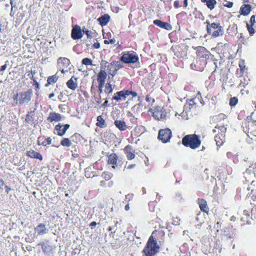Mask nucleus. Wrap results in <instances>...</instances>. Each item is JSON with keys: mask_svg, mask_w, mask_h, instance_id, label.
Instances as JSON below:
<instances>
[{"mask_svg": "<svg viewBox=\"0 0 256 256\" xmlns=\"http://www.w3.org/2000/svg\"><path fill=\"white\" fill-rule=\"evenodd\" d=\"M247 189L248 190H250L251 192L248 194L246 200L252 206L254 204L251 202V200L254 202H256V189L252 188L250 186H248Z\"/></svg>", "mask_w": 256, "mask_h": 256, "instance_id": "obj_23", "label": "nucleus"}, {"mask_svg": "<svg viewBox=\"0 0 256 256\" xmlns=\"http://www.w3.org/2000/svg\"><path fill=\"white\" fill-rule=\"evenodd\" d=\"M218 61V60H216L214 62V64L215 65V69H214V72H216V70L218 69V66L217 65Z\"/></svg>", "mask_w": 256, "mask_h": 256, "instance_id": "obj_61", "label": "nucleus"}, {"mask_svg": "<svg viewBox=\"0 0 256 256\" xmlns=\"http://www.w3.org/2000/svg\"><path fill=\"white\" fill-rule=\"evenodd\" d=\"M225 3H223V6L228 8H231L233 6L234 3L232 2H228L226 0H224Z\"/></svg>", "mask_w": 256, "mask_h": 256, "instance_id": "obj_48", "label": "nucleus"}, {"mask_svg": "<svg viewBox=\"0 0 256 256\" xmlns=\"http://www.w3.org/2000/svg\"><path fill=\"white\" fill-rule=\"evenodd\" d=\"M216 4H217V2H216V0H208L206 4V6L210 10H212L214 8Z\"/></svg>", "mask_w": 256, "mask_h": 256, "instance_id": "obj_38", "label": "nucleus"}, {"mask_svg": "<svg viewBox=\"0 0 256 256\" xmlns=\"http://www.w3.org/2000/svg\"><path fill=\"white\" fill-rule=\"evenodd\" d=\"M144 127L142 126H136L133 130L131 132L132 136L138 137L144 133Z\"/></svg>", "mask_w": 256, "mask_h": 256, "instance_id": "obj_26", "label": "nucleus"}, {"mask_svg": "<svg viewBox=\"0 0 256 256\" xmlns=\"http://www.w3.org/2000/svg\"><path fill=\"white\" fill-rule=\"evenodd\" d=\"M116 126L120 131H124L128 128L126 122L122 120H116L114 122Z\"/></svg>", "mask_w": 256, "mask_h": 256, "instance_id": "obj_29", "label": "nucleus"}, {"mask_svg": "<svg viewBox=\"0 0 256 256\" xmlns=\"http://www.w3.org/2000/svg\"><path fill=\"white\" fill-rule=\"evenodd\" d=\"M62 126H64V129L66 130V132L69 128L70 126L69 124H66Z\"/></svg>", "mask_w": 256, "mask_h": 256, "instance_id": "obj_59", "label": "nucleus"}, {"mask_svg": "<svg viewBox=\"0 0 256 256\" xmlns=\"http://www.w3.org/2000/svg\"><path fill=\"white\" fill-rule=\"evenodd\" d=\"M108 160L107 164L112 166L113 168H115L118 166V157L116 153H112L108 156Z\"/></svg>", "mask_w": 256, "mask_h": 256, "instance_id": "obj_16", "label": "nucleus"}, {"mask_svg": "<svg viewBox=\"0 0 256 256\" xmlns=\"http://www.w3.org/2000/svg\"><path fill=\"white\" fill-rule=\"evenodd\" d=\"M102 106L104 108L108 106V100H106V101L102 104Z\"/></svg>", "mask_w": 256, "mask_h": 256, "instance_id": "obj_62", "label": "nucleus"}, {"mask_svg": "<svg viewBox=\"0 0 256 256\" xmlns=\"http://www.w3.org/2000/svg\"><path fill=\"white\" fill-rule=\"evenodd\" d=\"M97 122L96 125L100 128H104L106 126V124L105 120L103 118L102 116H98L96 118Z\"/></svg>", "mask_w": 256, "mask_h": 256, "instance_id": "obj_32", "label": "nucleus"}, {"mask_svg": "<svg viewBox=\"0 0 256 256\" xmlns=\"http://www.w3.org/2000/svg\"><path fill=\"white\" fill-rule=\"evenodd\" d=\"M83 32L86 34L88 38H91L92 37V36L91 35V32H90L88 30H83Z\"/></svg>", "mask_w": 256, "mask_h": 256, "instance_id": "obj_53", "label": "nucleus"}, {"mask_svg": "<svg viewBox=\"0 0 256 256\" xmlns=\"http://www.w3.org/2000/svg\"><path fill=\"white\" fill-rule=\"evenodd\" d=\"M106 180H102L100 182V186L102 187H105L106 186Z\"/></svg>", "mask_w": 256, "mask_h": 256, "instance_id": "obj_57", "label": "nucleus"}, {"mask_svg": "<svg viewBox=\"0 0 256 256\" xmlns=\"http://www.w3.org/2000/svg\"><path fill=\"white\" fill-rule=\"evenodd\" d=\"M246 170L255 173V172H256V163L252 164L251 165L249 166V168Z\"/></svg>", "mask_w": 256, "mask_h": 256, "instance_id": "obj_49", "label": "nucleus"}, {"mask_svg": "<svg viewBox=\"0 0 256 256\" xmlns=\"http://www.w3.org/2000/svg\"><path fill=\"white\" fill-rule=\"evenodd\" d=\"M7 68V65L6 64H5L2 66H1V67L0 68V74H3V72L6 68Z\"/></svg>", "mask_w": 256, "mask_h": 256, "instance_id": "obj_54", "label": "nucleus"}, {"mask_svg": "<svg viewBox=\"0 0 256 256\" xmlns=\"http://www.w3.org/2000/svg\"><path fill=\"white\" fill-rule=\"evenodd\" d=\"M132 149V146L128 144L124 149V152L128 160H132L135 158V154L131 150Z\"/></svg>", "mask_w": 256, "mask_h": 256, "instance_id": "obj_25", "label": "nucleus"}, {"mask_svg": "<svg viewBox=\"0 0 256 256\" xmlns=\"http://www.w3.org/2000/svg\"><path fill=\"white\" fill-rule=\"evenodd\" d=\"M112 36V34L110 32H108L106 34V36H104V38L105 39L104 40V44H114L116 42V40L114 38L110 39V38Z\"/></svg>", "mask_w": 256, "mask_h": 256, "instance_id": "obj_34", "label": "nucleus"}, {"mask_svg": "<svg viewBox=\"0 0 256 256\" xmlns=\"http://www.w3.org/2000/svg\"><path fill=\"white\" fill-rule=\"evenodd\" d=\"M84 174L87 178H92L95 176L96 172L92 170L90 167H88L85 169Z\"/></svg>", "mask_w": 256, "mask_h": 256, "instance_id": "obj_35", "label": "nucleus"}, {"mask_svg": "<svg viewBox=\"0 0 256 256\" xmlns=\"http://www.w3.org/2000/svg\"><path fill=\"white\" fill-rule=\"evenodd\" d=\"M52 140L50 137L45 138L44 136H40L38 138L37 144L38 146H46L52 144Z\"/></svg>", "mask_w": 256, "mask_h": 256, "instance_id": "obj_21", "label": "nucleus"}, {"mask_svg": "<svg viewBox=\"0 0 256 256\" xmlns=\"http://www.w3.org/2000/svg\"><path fill=\"white\" fill-rule=\"evenodd\" d=\"M172 132L170 129L166 128L160 130L158 132V138L163 143L170 141L172 137Z\"/></svg>", "mask_w": 256, "mask_h": 256, "instance_id": "obj_11", "label": "nucleus"}, {"mask_svg": "<svg viewBox=\"0 0 256 256\" xmlns=\"http://www.w3.org/2000/svg\"><path fill=\"white\" fill-rule=\"evenodd\" d=\"M240 14L244 16H246L251 11V6L250 4H243L240 8Z\"/></svg>", "mask_w": 256, "mask_h": 256, "instance_id": "obj_31", "label": "nucleus"}, {"mask_svg": "<svg viewBox=\"0 0 256 256\" xmlns=\"http://www.w3.org/2000/svg\"><path fill=\"white\" fill-rule=\"evenodd\" d=\"M26 154L27 156L31 158L38 159L40 160H42L43 159L42 156L40 152L33 150H30L26 151Z\"/></svg>", "mask_w": 256, "mask_h": 256, "instance_id": "obj_20", "label": "nucleus"}, {"mask_svg": "<svg viewBox=\"0 0 256 256\" xmlns=\"http://www.w3.org/2000/svg\"><path fill=\"white\" fill-rule=\"evenodd\" d=\"M193 48L196 50V58L200 62V66L197 65L198 63L196 62V64H192L190 67L192 69L202 71L208 63V60L210 58L211 56V53L206 48L202 46H198L193 47Z\"/></svg>", "mask_w": 256, "mask_h": 256, "instance_id": "obj_1", "label": "nucleus"}, {"mask_svg": "<svg viewBox=\"0 0 256 256\" xmlns=\"http://www.w3.org/2000/svg\"><path fill=\"white\" fill-rule=\"evenodd\" d=\"M112 174L111 173L108 172H104L102 175V178L106 181L109 180L112 178Z\"/></svg>", "mask_w": 256, "mask_h": 256, "instance_id": "obj_42", "label": "nucleus"}, {"mask_svg": "<svg viewBox=\"0 0 256 256\" xmlns=\"http://www.w3.org/2000/svg\"><path fill=\"white\" fill-rule=\"evenodd\" d=\"M77 78L72 76L66 83V86L70 89L74 90L78 88Z\"/></svg>", "mask_w": 256, "mask_h": 256, "instance_id": "obj_24", "label": "nucleus"}, {"mask_svg": "<svg viewBox=\"0 0 256 256\" xmlns=\"http://www.w3.org/2000/svg\"><path fill=\"white\" fill-rule=\"evenodd\" d=\"M182 142L184 146L194 150L200 147L201 140L199 135L191 134L185 136L182 138Z\"/></svg>", "mask_w": 256, "mask_h": 256, "instance_id": "obj_4", "label": "nucleus"}, {"mask_svg": "<svg viewBox=\"0 0 256 256\" xmlns=\"http://www.w3.org/2000/svg\"><path fill=\"white\" fill-rule=\"evenodd\" d=\"M62 125L60 124H58L55 126L54 129L58 131V135L60 136H63L66 134V130L64 128H62Z\"/></svg>", "mask_w": 256, "mask_h": 256, "instance_id": "obj_37", "label": "nucleus"}, {"mask_svg": "<svg viewBox=\"0 0 256 256\" xmlns=\"http://www.w3.org/2000/svg\"><path fill=\"white\" fill-rule=\"evenodd\" d=\"M218 118H222V119H224L226 118V115L224 114H218Z\"/></svg>", "mask_w": 256, "mask_h": 256, "instance_id": "obj_64", "label": "nucleus"}, {"mask_svg": "<svg viewBox=\"0 0 256 256\" xmlns=\"http://www.w3.org/2000/svg\"><path fill=\"white\" fill-rule=\"evenodd\" d=\"M34 111L28 112L26 116L25 122L26 123L30 124L33 122L34 116Z\"/></svg>", "mask_w": 256, "mask_h": 256, "instance_id": "obj_36", "label": "nucleus"}, {"mask_svg": "<svg viewBox=\"0 0 256 256\" xmlns=\"http://www.w3.org/2000/svg\"><path fill=\"white\" fill-rule=\"evenodd\" d=\"M240 92L242 94H248L249 91L248 90H244V89L241 90Z\"/></svg>", "mask_w": 256, "mask_h": 256, "instance_id": "obj_60", "label": "nucleus"}, {"mask_svg": "<svg viewBox=\"0 0 256 256\" xmlns=\"http://www.w3.org/2000/svg\"><path fill=\"white\" fill-rule=\"evenodd\" d=\"M106 64H108L107 66H105L107 68L108 74L111 75L112 77L116 74L117 72L122 67L120 64L116 62H112L110 64H108V62H106Z\"/></svg>", "mask_w": 256, "mask_h": 256, "instance_id": "obj_12", "label": "nucleus"}, {"mask_svg": "<svg viewBox=\"0 0 256 256\" xmlns=\"http://www.w3.org/2000/svg\"><path fill=\"white\" fill-rule=\"evenodd\" d=\"M200 210L206 214H208L209 208L208 206L206 201L203 199L198 198L197 200Z\"/></svg>", "mask_w": 256, "mask_h": 256, "instance_id": "obj_17", "label": "nucleus"}, {"mask_svg": "<svg viewBox=\"0 0 256 256\" xmlns=\"http://www.w3.org/2000/svg\"><path fill=\"white\" fill-rule=\"evenodd\" d=\"M226 128L224 125H216L214 129L213 130L214 132H218L214 137L216 146L218 147L222 146L226 138Z\"/></svg>", "mask_w": 256, "mask_h": 256, "instance_id": "obj_7", "label": "nucleus"}, {"mask_svg": "<svg viewBox=\"0 0 256 256\" xmlns=\"http://www.w3.org/2000/svg\"><path fill=\"white\" fill-rule=\"evenodd\" d=\"M255 16L253 15L250 17V20L249 22V24L251 25L254 26L256 23V20H255Z\"/></svg>", "mask_w": 256, "mask_h": 256, "instance_id": "obj_51", "label": "nucleus"}, {"mask_svg": "<svg viewBox=\"0 0 256 256\" xmlns=\"http://www.w3.org/2000/svg\"><path fill=\"white\" fill-rule=\"evenodd\" d=\"M58 80V76H56V74L50 76L48 77L47 80V82L45 84L44 86L46 87L50 85L56 83Z\"/></svg>", "mask_w": 256, "mask_h": 256, "instance_id": "obj_33", "label": "nucleus"}, {"mask_svg": "<svg viewBox=\"0 0 256 256\" xmlns=\"http://www.w3.org/2000/svg\"><path fill=\"white\" fill-rule=\"evenodd\" d=\"M39 245L41 246L42 250L44 253H47L51 250L50 246L48 244L42 242L39 244Z\"/></svg>", "mask_w": 256, "mask_h": 256, "instance_id": "obj_39", "label": "nucleus"}, {"mask_svg": "<svg viewBox=\"0 0 256 256\" xmlns=\"http://www.w3.org/2000/svg\"><path fill=\"white\" fill-rule=\"evenodd\" d=\"M34 230L38 235H43L48 232V230L46 227V225L44 224H39Z\"/></svg>", "mask_w": 256, "mask_h": 256, "instance_id": "obj_27", "label": "nucleus"}, {"mask_svg": "<svg viewBox=\"0 0 256 256\" xmlns=\"http://www.w3.org/2000/svg\"><path fill=\"white\" fill-rule=\"evenodd\" d=\"M244 176L246 182H250L251 185H252L254 182V179L256 177V174L254 172H251L248 170H246L245 172H244Z\"/></svg>", "mask_w": 256, "mask_h": 256, "instance_id": "obj_19", "label": "nucleus"}, {"mask_svg": "<svg viewBox=\"0 0 256 256\" xmlns=\"http://www.w3.org/2000/svg\"><path fill=\"white\" fill-rule=\"evenodd\" d=\"M136 166V165L135 164H131L128 165L126 167V168L128 169V170L132 169V168H134Z\"/></svg>", "mask_w": 256, "mask_h": 256, "instance_id": "obj_58", "label": "nucleus"}, {"mask_svg": "<svg viewBox=\"0 0 256 256\" xmlns=\"http://www.w3.org/2000/svg\"><path fill=\"white\" fill-rule=\"evenodd\" d=\"M122 54L120 60L125 64H134L138 61V55L134 52H128Z\"/></svg>", "mask_w": 256, "mask_h": 256, "instance_id": "obj_9", "label": "nucleus"}, {"mask_svg": "<svg viewBox=\"0 0 256 256\" xmlns=\"http://www.w3.org/2000/svg\"><path fill=\"white\" fill-rule=\"evenodd\" d=\"M80 135L78 134H73L71 138H72V140L76 143H78L77 141H74V138L76 139H78V138H80Z\"/></svg>", "mask_w": 256, "mask_h": 256, "instance_id": "obj_52", "label": "nucleus"}, {"mask_svg": "<svg viewBox=\"0 0 256 256\" xmlns=\"http://www.w3.org/2000/svg\"><path fill=\"white\" fill-rule=\"evenodd\" d=\"M164 22H162L159 20H154V22H153V23L154 24H155L160 28L162 27V24Z\"/></svg>", "mask_w": 256, "mask_h": 256, "instance_id": "obj_50", "label": "nucleus"}, {"mask_svg": "<svg viewBox=\"0 0 256 256\" xmlns=\"http://www.w3.org/2000/svg\"><path fill=\"white\" fill-rule=\"evenodd\" d=\"M250 214L249 212L246 210H244L242 216L240 218L241 225H244L250 223Z\"/></svg>", "mask_w": 256, "mask_h": 256, "instance_id": "obj_22", "label": "nucleus"}, {"mask_svg": "<svg viewBox=\"0 0 256 256\" xmlns=\"http://www.w3.org/2000/svg\"><path fill=\"white\" fill-rule=\"evenodd\" d=\"M62 115L56 112H50L47 118V121L48 122H60L62 120Z\"/></svg>", "mask_w": 256, "mask_h": 256, "instance_id": "obj_18", "label": "nucleus"}, {"mask_svg": "<svg viewBox=\"0 0 256 256\" xmlns=\"http://www.w3.org/2000/svg\"><path fill=\"white\" fill-rule=\"evenodd\" d=\"M206 23V24L207 32L211 35L212 38H216L222 36L224 35V30L222 26L218 22H212L210 24L208 20Z\"/></svg>", "mask_w": 256, "mask_h": 256, "instance_id": "obj_6", "label": "nucleus"}, {"mask_svg": "<svg viewBox=\"0 0 256 256\" xmlns=\"http://www.w3.org/2000/svg\"><path fill=\"white\" fill-rule=\"evenodd\" d=\"M238 102V100L236 97L230 98V105L232 106H236Z\"/></svg>", "mask_w": 256, "mask_h": 256, "instance_id": "obj_47", "label": "nucleus"}, {"mask_svg": "<svg viewBox=\"0 0 256 256\" xmlns=\"http://www.w3.org/2000/svg\"><path fill=\"white\" fill-rule=\"evenodd\" d=\"M93 47L95 48H100V43L98 42L94 43V44H93Z\"/></svg>", "mask_w": 256, "mask_h": 256, "instance_id": "obj_56", "label": "nucleus"}, {"mask_svg": "<svg viewBox=\"0 0 256 256\" xmlns=\"http://www.w3.org/2000/svg\"><path fill=\"white\" fill-rule=\"evenodd\" d=\"M183 47L184 46L182 44H174L172 46L171 50L174 52V56L181 58L186 56V52Z\"/></svg>", "mask_w": 256, "mask_h": 256, "instance_id": "obj_13", "label": "nucleus"}, {"mask_svg": "<svg viewBox=\"0 0 256 256\" xmlns=\"http://www.w3.org/2000/svg\"><path fill=\"white\" fill-rule=\"evenodd\" d=\"M30 78L33 81L32 85L36 86V90H40V84L36 80L34 76L32 75V76L30 77Z\"/></svg>", "mask_w": 256, "mask_h": 256, "instance_id": "obj_45", "label": "nucleus"}, {"mask_svg": "<svg viewBox=\"0 0 256 256\" xmlns=\"http://www.w3.org/2000/svg\"><path fill=\"white\" fill-rule=\"evenodd\" d=\"M70 64V60L66 58L60 57L58 60V66L62 74H64L66 72V70H65L64 69L66 68Z\"/></svg>", "mask_w": 256, "mask_h": 256, "instance_id": "obj_14", "label": "nucleus"}, {"mask_svg": "<svg viewBox=\"0 0 256 256\" xmlns=\"http://www.w3.org/2000/svg\"><path fill=\"white\" fill-rule=\"evenodd\" d=\"M82 64H84L85 66H92L93 65L92 60L90 58H83L82 61Z\"/></svg>", "mask_w": 256, "mask_h": 256, "instance_id": "obj_41", "label": "nucleus"}, {"mask_svg": "<svg viewBox=\"0 0 256 256\" xmlns=\"http://www.w3.org/2000/svg\"><path fill=\"white\" fill-rule=\"evenodd\" d=\"M110 16L108 14H105L98 18V21L99 22L100 25L102 26H104L108 24L110 22Z\"/></svg>", "mask_w": 256, "mask_h": 256, "instance_id": "obj_28", "label": "nucleus"}, {"mask_svg": "<svg viewBox=\"0 0 256 256\" xmlns=\"http://www.w3.org/2000/svg\"><path fill=\"white\" fill-rule=\"evenodd\" d=\"M107 76V73L105 70L102 69L101 66V70L98 74L96 80L98 85L96 86V88L98 89L99 94H101L103 92L106 94L108 95L112 94L114 90V86L110 82L105 84Z\"/></svg>", "mask_w": 256, "mask_h": 256, "instance_id": "obj_2", "label": "nucleus"}, {"mask_svg": "<svg viewBox=\"0 0 256 256\" xmlns=\"http://www.w3.org/2000/svg\"><path fill=\"white\" fill-rule=\"evenodd\" d=\"M130 95H132V98H136L138 96V94L134 91L123 90L116 92L114 94L112 100H115L116 102L124 100H126V98Z\"/></svg>", "mask_w": 256, "mask_h": 256, "instance_id": "obj_8", "label": "nucleus"}, {"mask_svg": "<svg viewBox=\"0 0 256 256\" xmlns=\"http://www.w3.org/2000/svg\"><path fill=\"white\" fill-rule=\"evenodd\" d=\"M174 6L176 8H178L180 7V2L178 0H176L174 2Z\"/></svg>", "mask_w": 256, "mask_h": 256, "instance_id": "obj_55", "label": "nucleus"}, {"mask_svg": "<svg viewBox=\"0 0 256 256\" xmlns=\"http://www.w3.org/2000/svg\"><path fill=\"white\" fill-rule=\"evenodd\" d=\"M254 26L250 24L249 23L246 24V28L250 36H252L254 32V30L253 28Z\"/></svg>", "mask_w": 256, "mask_h": 256, "instance_id": "obj_43", "label": "nucleus"}, {"mask_svg": "<svg viewBox=\"0 0 256 256\" xmlns=\"http://www.w3.org/2000/svg\"><path fill=\"white\" fill-rule=\"evenodd\" d=\"M5 188H6V192L7 194H8L11 190V188L8 186H5Z\"/></svg>", "mask_w": 256, "mask_h": 256, "instance_id": "obj_63", "label": "nucleus"}, {"mask_svg": "<svg viewBox=\"0 0 256 256\" xmlns=\"http://www.w3.org/2000/svg\"><path fill=\"white\" fill-rule=\"evenodd\" d=\"M251 127H254L256 128V120H252L251 118H246L242 122V127L243 129L244 132L248 136L249 134H252L254 132V130Z\"/></svg>", "mask_w": 256, "mask_h": 256, "instance_id": "obj_10", "label": "nucleus"}, {"mask_svg": "<svg viewBox=\"0 0 256 256\" xmlns=\"http://www.w3.org/2000/svg\"><path fill=\"white\" fill-rule=\"evenodd\" d=\"M154 233V232L152 233V236L149 238L146 246L142 251L144 256H154L159 250L160 246L152 236Z\"/></svg>", "mask_w": 256, "mask_h": 256, "instance_id": "obj_3", "label": "nucleus"}, {"mask_svg": "<svg viewBox=\"0 0 256 256\" xmlns=\"http://www.w3.org/2000/svg\"><path fill=\"white\" fill-rule=\"evenodd\" d=\"M72 144L68 138H64L60 142V144L63 146L69 147L71 146Z\"/></svg>", "mask_w": 256, "mask_h": 256, "instance_id": "obj_40", "label": "nucleus"}, {"mask_svg": "<svg viewBox=\"0 0 256 256\" xmlns=\"http://www.w3.org/2000/svg\"><path fill=\"white\" fill-rule=\"evenodd\" d=\"M161 28H162L164 30H170L172 29V26L170 24L167 22H164L162 24V26Z\"/></svg>", "mask_w": 256, "mask_h": 256, "instance_id": "obj_46", "label": "nucleus"}, {"mask_svg": "<svg viewBox=\"0 0 256 256\" xmlns=\"http://www.w3.org/2000/svg\"><path fill=\"white\" fill-rule=\"evenodd\" d=\"M254 205L251 210L250 218L252 219L256 220V206L254 204Z\"/></svg>", "mask_w": 256, "mask_h": 256, "instance_id": "obj_44", "label": "nucleus"}, {"mask_svg": "<svg viewBox=\"0 0 256 256\" xmlns=\"http://www.w3.org/2000/svg\"><path fill=\"white\" fill-rule=\"evenodd\" d=\"M32 95V90L28 89L14 94L12 98L15 102V104L22 105L28 103L31 100Z\"/></svg>", "mask_w": 256, "mask_h": 256, "instance_id": "obj_5", "label": "nucleus"}, {"mask_svg": "<svg viewBox=\"0 0 256 256\" xmlns=\"http://www.w3.org/2000/svg\"><path fill=\"white\" fill-rule=\"evenodd\" d=\"M238 66L240 69V73L238 72V75L239 77L242 76L244 72H246L247 68L245 64V62L244 60H240L238 63Z\"/></svg>", "mask_w": 256, "mask_h": 256, "instance_id": "obj_30", "label": "nucleus"}, {"mask_svg": "<svg viewBox=\"0 0 256 256\" xmlns=\"http://www.w3.org/2000/svg\"><path fill=\"white\" fill-rule=\"evenodd\" d=\"M83 36L81 28L78 25L74 26L72 30L71 36L74 40L80 39Z\"/></svg>", "mask_w": 256, "mask_h": 256, "instance_id": "obj_15", "label": "nucleus"}]
</instances>
